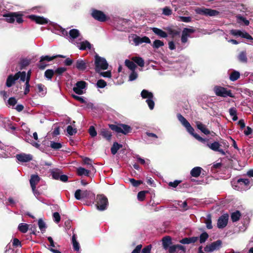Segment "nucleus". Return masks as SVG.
<instances>
[{
	"label": "nucleus",
	"instance_id": "nucleus-1",
	"mask_svg": "<svg viewBox=\"0 0 253 253\" xmlns=\"http://www.w3.org/2000/svg\"><path fill=\"white\" fill-rule=\"evenodd\" d=\"M62 34L66 36L69 41L75 44L77 42L82 40V36L81 35L78 30L73 29L70 30L69 34L64 29L62 30Z\"/></svg>",
	"mask_w": 253,
	"mask_h": 253
},
{
	"label": "nucleus",
	"instance_id": "nucleus-2",
	"mask_svg": "<svg viewBox=\"0 0 253 253\" xmlns=\"http://www.w3.org/2000/svg\"><path fill=\"white\" fill-rule=\"evenodd\" d=\"M177 118L179 121L181 123V124L183 126L187 131L192 135H193L195 138H196L198 140L201 141L202 140V138L197 134L194 133V129L191 126L190 123L187 121V120L182 116L181 114H178L177 115Z\"/></svg>",
	"mask_w": 253,
	"mask_h": 253
},
{
	"label": "nucleus",
	"instance_id": "nucleus-3",
	"mask_svg": "<svg viewBox=\"0 0 253 253\" xmlns=\"http://www.w3.org/2000/svg\"><path fill=\"white\" fill-rule=\"evenodd\" d=\"M207 146L211 150L223 155L228 152L229 147V145L226 143H207Z\"/></svg>",
	"mask_w": 253,
	"mask_h": 253
},
{
	"label": "nucleus",
	"instance_id": "nucleus-4",
	"mask_svg": "<svg viewBox=\"0 0 253 253\" xmlns=\"http://www.w3.org/2000/svg\"><path fill=\"white\" fill-rule=\"evenodd\" d=\"M96 206L99 211L105 210L108 205L107 198L104 195H97L95 198Z\"/></svg>",
	"mask_w": 253,
	"mask_h": 253
},
{
	"label": "nucleus",
	"instance_id": "nucleus-5",
	"mask_svg": "<svg viewBox=\"0 0 253 253\" xmlns=\"http://www.w3.org/2000/svg\"><path fill=\"white\" fill-rule=\"evenodd\" d=\"M109 127L117 133H122L124 134L129 133L131 130L129 126L125 124L110 125Z\"/></svg>",
	"mask_w": 253,
	"mask_h": 253
},
{
	"label": "nucleus",
	"instance_id": "nucleus-6",
	"mask_svg": "<svg viewBox=\"0 0 253 253\" xmlns=\"http://www.w3.org/2000/svg\"><path fill=\"white\" fill-rule=\"evenodd\" d=\"M95 70L99 72L101 70H106L108 67V64L104 58H102L97 55L95 56Z\"/></svg>",
	"mask_w": 253,
	"mask_h": 253
},
{
	"label": "nucleus",
	"instance_id": "nucleus-7",
	"mask_svg": "<svg viewBox=\"0 0 253 253\" xmlns=\"http://www.w3.org/2000/svg\"><path fill=\"white\" fill-rule=\"evenodd\" d=\"M195 11L198 14L207 16H215L218 15L219 13V12L216 10L205 7L197 8L195 9Z\"/></svg>",
	"mask_w": 253,
	"mask_h": 253
},
{
	"label": "nucleus",
	"instance_id": "nucleus-8",
	"mask_svg": "<svg viewBox=\"0 0 253 253\" xmlns=\"http://www.w3.org/2000/svg\"><path fill=\"white\" fill-rule=\"evenodd\" d=\"M141 96L143 98H146V102L151 110L154 107V102L153 101V94L152 92L147 90L143 89L141 93Z\"/></svg>",
	"mask_w": 253,
	"mask_h": 253
},
{
	"label": "nucleus",
	"instance_id": "nucleus-9",
	"mask_svg": "<svg viewBox=\"0 0 253 253\" xmlns=\"http://www.w3.org/2000/svg\"><path fill=\"white\" fill-rule=\"evenodd\" d=\"M214 91L215 94L217 96L226 97L227 96L232 97V94L230 90H227L226 88L216 86L214 87Z\"/></svg>",
	"mask_w": 253,
	"mask_h": 253
},
{
	"label": "nucleus",
	"instance_id": "nucleus-10",
	"mask_svg": "<svg viewBox=\"0 0 253 253\" xmlns=\"http://www.w3.org/2000/svg\"><path fill=\"white\" fill-rule=\"evenodd\" d=\"M221 241L218 240L211 243V244L207 245L205 247L204 250L206 252H212L214 250H219L221 248Z\"/></svg>",
	"mask_w": 253,
	"mask_h": 253
},
{
	"label": "nucleus",
	"instance_id": "nucleus-11",
	"mask_svg": "<svg viewBox=\"0 0 253 253\" xmlns=\"http://www.w3.org/2000/svg\"><path fill=\"white\" fill-rule=\"evenodd\" d=\"M86 87V83L83 81L78 82L73 87V90L77 94H82L84 92Z\"/></svg>",
	"mask_w": 253,
	"mask_h": 253
},
{
	"label": "nucleus",
	"instance_id": "nucleus-12",
	"mask_svg": "<svg viewBox=\"0 0 253 253\" xmlns=\"http://www.w3.org/2000/svg\"><path fill=\"white\" fill-rule=\"evenodd\" d=\"M231 35L234 36H240L250 40H253V38L247 32L244 31H241L239 30H231L230 31Z\"/></svg>",
	"mask_w": 253,
	"mask_h": 253
},
{
	"label": "nucleus",
	"instance_id": "nucleus-13",
	"mask_svg": "<svg viewBox=\"0 0 253 253\" xmlns=\"http://www.w3.org/2000/svg\"><path fill=\"white\" fill-rule=\"evenodd\" d=\"M229 215L227 213L224 214L219 217L217 225L218 228H224L228 223Z\"/></svg>",
	"mask_w": 253,
	"mask_h": 253
},
{
	"label": "nucleus",
	"instance_id": "nucleus-14",
	"mask_svg": "<svg viewBox=\"0 0 253 253\" xmlns=\"http://www.w3.org/2000/svg\"><path fill=\"white\" fill-rule=\"evenodd\" d=\"M16 159L21 162H29L32 160L33 156L31 154L25 153H21L16 155Z\"/></svg>",
	"mask_w": 253,
	"mask_h": 253
},
{
	"label": "nucleus",
	"instance_id": "nucleus-15",
	"mask_svg": "<svg viewBox=\"0 0 253 253\" xmlns=\"http://www.w3.org/2000/svg\"><path fill=\"white\" fill-rule=\"evenodd\" d=\"M92 17L100 21L103 22L106 20L105 15L101 11L94 10L92 12Z\"/></svg>",
	"mask_w": 253,
	"mask_h": 253
},
{
	"label": "nucleus",
	"instance_id": "nucleus-16",
	"mask_svg": "<svg viewBox=\"0 0 253 253\" xmlns=\"http://www.w3.org/2000/svg\"><path fill=\"white\" fill-rule=\"evenodd\" d=\"M34 147L39 149L42 152L48 153L50 151V147L46 143H31Z\"/></svg>",
	"mask_w": 253,
	"mask_h": 253
},
{
	"label": "nucleus",
	"instance_id": "nucleus-17",
	"mask_svg": "<svg viewBox=\"0 0 253 253\" xmlns=\"http://www.w3.org/2000/svg\"><path fill=\"white\" fill-rule=\"evenodd\" d=\"M75 44L81 50H85L87 48H91V44L90 43L87 41H83V39L77 42Z\"/></svg>",
	"mask_w": 253,
	"mask_h": 253
},
{
	"label": "nucleus",
	"instance_id": "nucleus-18",
	"mask_svg": "<svg viewBox=\"0 0 253 253\" xmlns=\"http://www.w3.org/2000/svg\"><path fill=\"white\" fill-rule=\"evenodd\" d=\"M40 180V177L38 176V175L32 174L31 176L30 183L33 191H34L36 189V185L39 182Z\"/></svg>",
	"mask_w": 253,
	"mask_h": 253
},
{
	"label": "nucleus",
	"instance_id": "nucleus-19",
	"mask_svg": "<svg viewBox=\"0 0 253 253\" xmlns=\"http://www.w3.org/2000/svg\"><path fill=\"white\" fill-rule=\"evenodd\" d=\"M30 18L32 20L35 21L37 24H43L48 23V20L43 17L31 15L30 16Z\"/></svg>",
	"mask_w": 253,
	"mask_h": 253
},
{
	"label": "nucleus",
	"instance_id": "nucleus-20",
	"mask_svg": "<svg viewBox=\"0 0 253 253\" xmlns=\"http://www.w3.org/2000/svg\"><path fill=\"white\" fill-rule=\"evenodd\" d=\"M123 146L121 143H113L112 146L111 148V152L112 154L115 155L119 151L120 149H122L121 151L125 150V149L123 148Z\"/></svg>",
	"mask_w": 253,
	"mask_h": 253
},
{
	"label": "nucleus",
	"instance_id": "nucleus-21",
	"mask_svg": "<svg viewBox=\"0 0 253 253\" xmlns=\"http://www.w3.org/2000/svg\"><path fill=\"white\" fill-rule=\"evenodd\" d=\"M75 67L79 70H84L87 67L86 62L82 59H78L76 62Z\"/></svg>",
	"mask_w": 253,
	"mask_h": 253
},
{
	"label": "nucleus",
	"instance_id": "nucleus-22",
	"mask_svg": "<svg viewBox=\"0 0 253 253\" xmlns=\"http://www.w3.org/2000/svg\"><path fill=\"white\" fill-rule=\"evenodd\" d=\"M171 243V238L170 236H167L163 238L162 244L164 249L167 250Z\"/></svg>",
	"mask_w": 253,
	"mask_h": 253
},
{
	"label": "nucleus",
	"instance_id": "nucleus-23",
	"mask_svg": "<svg viewBox=\"0 0 253 253\" xmlns=\"http://www.w3.org/2000/svg\"><path fill=\"white\" fill-rule=\"evenodd\" d=\"M197 128L206 135L209 134L210 131L207 128L206 126L200 122L196 123Z\"/></svg>",
	"mask_w": 253,
	"mask_h": 253
},
{
	"label": "nucleus",
	"instance_id": "nucleus-24",
	"mask_svg": "<svg viewBox=\"0 0 253 253\" xmlns=\"http://www.w3.org/2000/svg\"><path fill=\"white\" fill-rule=\"evenodd\" d=\"M198 239V237H192L184 238L180 241V243L183 244H189L195 243Z\"/></svg>",
	"mask_w": 253,
	"mask_h": 253
},
{
	"label": "nucleus",
	"instance_id": "nucleus-25",
	"mask_svg": "<svg viewBox=\"0 0 253 253\" xmlns=\"http://www.w3.org/2000/svg\"><path fill=\"white\" fill-rule=\"evenodd\" d=\"M151 30L156 35H157V36L161 38H165L168 37L167 34L160 29L153 27L151 28Z\"/></svg>",
	"mask_w": 253,
	"mask_h": 253
},
{
	"label": "nucleus",
	"instance_id": "nucleus-26",
	"mask_svg": "<svg viewBox=\"0 0 253 253\" xmlns=\"http://www.w3.org/2000/svg\"><path fill=\"white\" fill-rule=\"evenodd\" d=\"M202 170L203 169L202 168L196 167L191 169L190 174L193 177H198L200 175Z\"/></svg>",
	"mask_w": 253,
	"mask_h": 253
},
{
	"label": "nucleus",
	"instance_id": "nucleus-27",
	"mask_svg": "<svg viewBox=\"0 0 253 253\" xmlns=\"http://www.w3.org/2000/svg\"><path fill=\"white\" fill-rule=\"evenodd\" d=\"M100 135L105 138L107 141H110L112 136L111 131L104 128L101 129Z\"/></svg>",
	"mask_w": 253,
	"mask_h": 253
},
{
	"label": "nucleus",
	"instance_id": "nucleus-28",
	"mask_svg": "<svg viewBox=\"0 0 253 253\" xmlns=\"http://www.w3.org/2000/svg\"><path fill=\"white\" fill-rule=\"evenodd\" d=\"M131 60L137 64L139 66L141 67H143L144 66V60L140 57L138 56H134L131 58Z\"/></svg>",
	"mask_w": 253,
	"mask_h": 253
},
{
	"label": "nucleus",
	"instance_id": "nucleus-29",
	"mask_svg": "<svg viewBox=\"0 0 253 253\" xmlns=\"http://www.w3.org/2000/svg\"><path fill=\"white\" fill-rule=\"evenodd\" d=\"M77 173L79 176L85 175L88 176H89L90 171L82 167H79L77 169Z\"/></svg>",
	"mask_w": 253,
	"mask_h": 253
},
{
	"label": "nucleus",
	"instance_id": "nucleus-30",
	"mask_svg": "<svg viewBox=\"0 0 253 253\" xmlns=\"http://www.w3.org/2000/svg\"><path fill=\"white\" fill-rule=\"evenodd\" d=\"M125 63V65L131 71H134L136 68V66L132 60L130 61L129 60L126 59Z\"/></svg>",
	"mask_w": 253,
	"mask_h": 253
},
{
	"label": "nucleus",
	"instance_id": "nucleus-31",
	"mask_svg": "<svg viewBox=\"0 0 253 253\" xmlns=\"http://www.w3.org/2000/svg\"><path fill=\"white\" fill-rule=\"evenodd\" d=\"M56 57H62V58L65 57V56H64L63 55H57L53 56H49L48 55L42 56L41 57V61H46L49 62L50 61H51L52 60H53V59L56 58Z\"/></svg>",
	"mask_w": 253,
	"mask_h": 253
},
{
	"label": "nucleus",
	"instance_id": "nucleus-32",
	"mask_svg": "<svg viewBox=\"0 0 253 253\" xmlns=\"http://www.w3.org/2000/svg\"><path fill=\"white\" fill-rule=\"evenodd\" d=\"M29 225L26 223H21L18 225V229L21 233H25L29 229Z\"/></svg>",
	"mask_w": 253,
	"mask_h": 253
},
{
	"label": "nucleus",
	"instance_id": "nucleus-33",
	"mask_svg": "<svg viewBox=\"0 0 253 253\" xmlns=\"http://www.w3.org/2000/svg\"><path fill=\"white\" fill-rule=\"evenodd\" d=\"M16 80H17V79H16L15 75L14 76H13L12 75L9 76L6 80V86L7 87L11 86L15 83V81Z\"/></svg>",
	"mask_w": 253,
	"mask_h": 253
},
{
	"label": "nucleus",
	"instance_id": "nucleus-34",
	"mask_svg": "<svg viewBox=\"0 0 253 253\" xmlns=\"http://www.w3.org/2000/svg\"><path fill=\"white\" fill-rule=\"evenodd\" d=\"M4 17H6V21L9 23H13L15 21V12L10 13L4 14Z\"/></svg>",
	"mask_w": 253,
	"mask_h": 253
},
{
	"label": "nucleus",
	"instance_id": "nucleus-35",
	"mask_svg": "<svg viewBox=\"0 0 253 253\" xmlns=\"http://www.w3.org/2000/svg\"><path fill=\"white\" fill-rule=\"evenodd\" d=\"M72 243L73 244V249L75 251H79L80 248L79 243L76 240L75 234H74L72 238Z\"/></svg>",
	"mask_w": 253,
	"mask_h": 253
},
{
	"label": "nucleus",
	"instance_id": "nucleus-36",
	"mask_svg": "<svg viewBox=\"0 0 253 253\" xmlns=\"http://www.w3.org/2000/svg\"><path fill=\"white\" fill-rule=\"evenodd\" d=\"M241 216V214L240 211H236L231 214V218L233 222H236L240 219Z\"/></svg>",
	"mask_w": 253,
	"mask_h": 253
},
{
	"label": "nucleus",
	"instance_id": "nucleus-37",
	"mask_svg": "<svg viewBox=\"0 0 253 253\" xmlns=\"http://www.w3.org/2000/svg\"><path fill=\"white\" fill-rule=\"evenodd\" d=\"M16 79L18 80L20 78V80L22 82H26V73L24 71L23 72H18L16 74Z\"/></svg>",
	"mask_w": 253,
	"mask_h": 253
},
{
	"label": "nucleus",
	"instance_id": "nucleus-38",
	"mask_svg": "<svg viewBox=\"0 0 253 253\" xmlns=\"http://www.w3.org/2000/svg\"><path fill=\"white\" fill-rule=\"evenodd\" d=\"M240 74L239 72L234 71L230 74L229 79L231 81H235L240 78Z\"/></svg>",
	"mask_w": 253,
	"mask_h": 253
},
{
	"label": "nucleus",
	"instance_id": "nucleus-39",
	"mask_svg": "<svg viewBox=\"0 0 253 253\" xmlns=\"http://www.w3.org/2000/svg\"><path fill=\"white\" fill-rule=\"evenodd\" d=\"M38 226L42 233H43L45 231V229L46 228V224L43 220L41 218L39 219L38 220Z\"/></svg>",
	"mask_w": 253,
	"mask_h": 253
},
{
	"label": "nucleus",
	"instance_id": "nucleus-40",
	"mask_svg": "<svg viewBox=\"0 0 253 253\" xmlns=\"http://www.w3.org/2000/svg\"><path fill=\"white\" fill-rule=\"evenodd\" d=\"M250 181L249 179L240 178L237 180V183L241 185H244L246 187L249 186Z\"/></svg>",
	"mask_w": 253,
	"mask_h": 253
},
{
	"label": "nucleus",
	"instance_id": "nucleus-41",
	"mask_svg": "<svg viewBox=\"0 0 253 253\" xmlns=\"http://www.w3.org/2000/svg\"><path fill=\"white\" fill-rule=\"evenodd\" d=\"M148 191H141L137 194V199L139 201H143L145 200L146 194L148 193Z\"/></svg>",
	"mask_w": 253,
	"mask_h": 253
},
{
	"label": "nucleus",
	"instance_id": "nucleus-42",
	"mask_svg": "<svg viewBox=\"0 0 253 253\" xmlns=\"http://www.w3.org/2000/svg\"><path fill=\"white\" fill-rule=\"evenodd\" d=\"M229 112L230 115L232 117V120L234 121L237 120L238 117L237 116V111L235 108H231L229 109Z\"/></svg>",
	"mask_w": 253,
	"mask_h": 253
},
{
	"label": "nucleus",
	"instance_id": "nucleus-43",
	"mask_svg": "<svg viewBox=\"0 0 253 253\" xmlns=\"http://www.w3.org/2000/svg\"><path fill=\"white\" fill-rule=\"evenodd\" d=\"M164 45L163 42L159 40H156L154 41L152 46L154 48H158Z\"/></svg>",
	"mask_w": 253,
	"mask_h": 253
},
{
	"label": "nucleus",
	"instance_id": "nucleus-44",
	"mask_svg": "<svg viewBox=\"0 0 253 253\" xmlns=\"http://www.w3.org/2000/svg\"><path fill=\"white\" fill-rule=\"evenodd\" d=\"M62 172L59 169H56L51 172L52 177L55 180H59L60 176Z\"/></svg>",
	"mask_w": 253,
	"mask_h": 253
},
{
	"label": "nucleus",
	"instance_id": "nucleus-45",
	"mask_svg": "<svg viewBox=\"0 0 253 253\" xmlns=\"http://www.w3.org/2000/svg\"><path fill=\"white\" fill-rule=\"evenodd\" d=\"M209 236L208 234L204 232L202 233L200 236V243L201 244L204 243L206 242V241L208 239Z\"/></svg>",
	"mask_w": 253,
	"mask_h": 253
},
{
	"label": "nucleus",
	"instance_id": "nucleus-46",
	"mask_svg": "<svg viewBox=\"0 0 253 253\" xmlns=\"http://www.w3.org/2000/svg\"><path fill=\"white\" fill-rule=\"evenodd\" d=\"M238 59L242 62H247V58L246 56V52L244 51H242L238 56Z\"/></svg>",
	"mask_w": 253,
	"mask_h": 253
},
{
	"label": "nucleus",
	"instance_id": "nucleus-47",
	"mask_svg": "<svg viewBox=\"0 0 253 253\" xmlns=\"http://www.w3.org/2000/svg\"><path fill=\"white\" fill-rule=\"evenodd\" d=\"M129 181L134 187H138L140 184L143 183V181L141 180H136L134 178H130Z\"/></svg>",
	"mask_w": 253,
	"mask_h": 253
},
{
	"label": "nucleus",
	"instance_id": "nucleus-48",
	"mask_svg": "<svg viewBox=\"0 0 253 253\" xmlns=\"http://www.w3.org/2000/svg\"><path fill=\"white\" fill-rule=\"evenodd\" d=\"M55 72L52 70H47L44 73V76L46 78L51 80Z\"/></svg>",
	"mask_w": 253,
	"mask_h": 253
},
{
	"label": "nucleus",
	"instance_id": "nucleus-49",
	"mask_svg": "<svg viewBox=\"0 0 253 253\" xmlns=\"http://www.w3.org/2000/svg\"><path fill=\"white\" fill-rule=\"evenodd\" d=\"M205 223L206 224V226L208 229H211L212 228L211 219L210 215L208 216L207 218L205 220Z\"/></svg>",
	"mask_w": 253,
	"mask_h": 253
},
{
	"label": "nucleus",
	"instance_id": "nucleus-50",
	"mask_svg": "<svg viewBox=\"0 0 253 253\" xmlns=\"http://www.w3.org/2000/svg\"><path fill=\"white\" fill-rule=\"evenodd\" d=\"M133 40L135 45L142 43V39L139 36L136 35L134 36L133 37Z\"/></svg>",
	"mask_w": 253,
	"mask_h": 253
},
{
	"label": "nucleus",
	"instance_id": "nucleus-51",
	"mask_svg": "<svg viewBox=\"0 0 253 253\" xmlns=\"http://www.w3.org/2000/svg\"><path fill=\"white\" fill-rule=\"evenodd\" d=\"M131 74L129 76V81H133L137 79L138 77L137 73L134 71H131Z\"/></svg>",
	"mask_w": 253,
	"mask_h": 253
},
{
	"label": "nucleus",
	"instance_id": "nucleus-52",
	"mask_svg": "<svg viewBox=\"0 0 253 253\" xmlns=\"http://www.w3.org/2000/svg\"><path fill=\"white\" fill-rule=\"evenodd\" d=\"M67 131L70 135L75 134L77 132L76 129L73 128L71 126H68L67 128Z\"/></svg>",
	"mask_w": 253,
	"mask_h": 253
},
{
	"label": "nucleus",
	"instance_id": "nucleus-53",
	"mask_svg": "<svg viewBox=\"0 0 253 253\" xmlns=\"http://www.w3.org/2000/svg\"><path fill=\"white\" fill-rule=\"evenodd\" d=\"M106 84V83L103 80H98L96 83V85L99 88H104Z\"/></svg>",
	"mask_w": 253,
	"mask_h": 253
},
{
	"label": "nucleus",
	"instance_id": "nucleus-54",
	"mask_svg": "<svg viewBox=\"0 0 253 253\" xmlns=\"http://www.w3.org/2000/svg\"><path fill=\"white\" fill-rule=\"evenodd\" d=\"M172 13L171 10L168 7H165L163 9V14L165 15L169 16Z\"/></svg>",
	"mask_w": 253,
	"mask_h": 253
},
{
	"label": "nucleus",
	"instance_id": "nucleus-55",
	"mask_svg": "<svg viewBox=\"0 0 253 253\" xmlns=\"http://www.w3.org/2000/svg\"><path fill=\"white\" fill-rule=\"evenodd\" d=\"M88 131H89L90 135L91 137H94V136H96V135H97L96 131L95 130V128L93 126H90Z\"/></svg>",
	"mask_w": 253,
	"mask_h": 253
},
{
	"label": "nucleus",
	"instance_id": "nucleus-56",
	"mask_svg": "<svg viewBox=\"0 0 253 253\" xmlns=\"http://www.w3.org/2000/svg\"><path fill=\"white\" fill-rule=\"evenodd\" d=\"M183 30H186L187 38L190 37V35L195 32V30L193 28H184Z\"/></svg>",
	"mask_w": 253,
	"mask_h": 253
},
{
	"label": "nucleus",
	"instance_id": "nucleus-57",
	"mask_svg": "<svg viewBox=\"0 0 253 253\" xmlns=\"http://www.w3.org/2000/svg\"><path fill=\"white\" fill-rule=\"evenodd\" d=\"M53 217L54 218V221L56 223H58L60 221V215L58 212H55L53 213Z\"/></svg>",
	"mask_w": 253,
	"mask_h": 253
},
{
	"label": "nucleus",
	"instance_id": "nucleus-58",
	"mask_svg": "<svg viewBox=\"0 0 253 253\" xmlns=\"http://www.w3.org/2000/svg\"><path fill=\"white\" fill-rule=\"evenodd\" d=\"M75 197L77 200H80L82 199V190L78 189L75 191Z\"/></svg>",
	"mask_w": 253,
	"mask_h": 253
},
{
	"label": "nucleus",
	"instance_id": "nucleus-59",
	"mask_svg": "<svg viewBox=\"0 0 253 253\" xmlns=\"http://www.w3.org/2000/svg\"><path fill=\"white\" fill-rule=\"evenodd\" d=\"M181 180H175L173 182H169V185L170 187L176 188L178 185L181 183Z\"/></svg>",
	"mask_w": 253,
	"mask_h": 253
},
{
	"label": "nucleus",
	"instance_id": "nucleus-60",
	"mask_svg": "<svg viewBox=\"0 0 253 253\" xmlns=\"http://www.w3.org/2000/svg\"><path fill=\"white\" fill-rule=\"evenodd\" d=\"M50 149L53 148L54 149L57 150L62 147L61 143H50Z\"/></svg>",
	"mask_w": 253,
	"mask_h": 253
},
{
	"label": "nucleus",
	"instance_id": "nucleus-61",
	"mask_svg": "<svg viewBox=\"0 0 253 253\" xmlns=\"http://www.w3.org/2000/svg\"><path fill=\"white\" fill-rule=\"evenodd\" d=\"M66 71V68L65 67H59L55 70V73L60 75Z\"/></svg>",
	"mask_w": 253,
	"mask_h": 253
},
{
	"label": "nucleus",
	"instance_id": "nucleus-62",
	"mask_svg": "<svg viewBox=\"0 0 253 253\" xmlns=\"http://www.w3.org/2000/svg\"><path fill=\"white\" fill-rule=\"evenodd\" d=\"M169 34L171 35L172 37H174L180 34V32L174 29H170L169 30Z\"/></svg>",
	"mask_w": 253,
	"mask_h": 253
},
{
	"label": "nucleus",
	"instance_id": "nucleus-63",
	"mask_svg": "<svg viewBox=\"0 0 253 253\" xmlns=\"http://www.w3.org/2000/svg\"><path fill=\"white\" fill-rule=\"evenodd\" d=\"M152 248V245H149L145 247H144L141 252V253H151V250Z\"/></svg>",
	"mask_w": 253,
	"mask_h": 253
},
{
	"label": "nucleus",
	"instance_id": "nucleus-64",
	"mask_svg": "<svg viewBox=\"0 0 253 253\" xmlns=\"http://www.w3.org/2000/svg\"><path fill=\"white\" fill-rule=\"evenodd\" d=\"M12 245L14 247H21V242L17 239L14 238L13 240Z\"/></svg>",
	"mask_w": 253,
	"mask_h": 253
}]
</instances>
